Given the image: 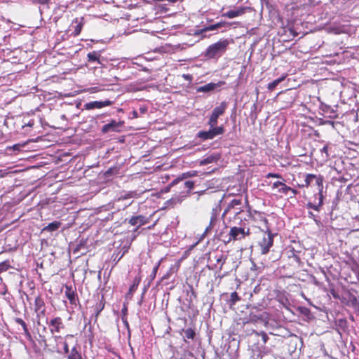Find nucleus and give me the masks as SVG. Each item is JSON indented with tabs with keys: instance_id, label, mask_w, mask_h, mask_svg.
<instances>
[{
	"instance_id": "1",
	"label": "nucleus",
	"mask_w": 359,
	"mask_h": 359,
	"mask_svg": "<svg viewBox=\"0 0 359 359\" xmlns=\"http://www.w3.org/2000/svg\"><path fill=\"white\" fill-rule=\"evenodd\" d=\"M316 180V184L318 187V193L315 195V200L318 199V202L316 201L314 202H309L307 203V207L311 209H313L316 211H319L320 208L323 205V180L324 177L322 175H316L313 174H306L305 176L304 184L302 185H299V187H308L310 186L313 180Z\"/></svg>"
},
{
	"instance_id": "2",
	"label": "nucleus",
	"mask_w": 359,
	"mask_h": 359,
	"mask_svg": "<svg viewBox=\"0 0 359 359\" xmlns=\"http://www.w3.org/2000/svg\"><path fill=\"white\" fill-rule=\"evenodd\" d=\"M229 45V41L227 39H221L208 46L204 55L208 59L218 58L226 52Z\"/></svg>"
},
{
	"instance_id": "3",
	"label": "nucleus",
	"mask_w": 359,
	"mask_h": 359,
	"mask_svg": "<svg viewBox=\"0 0 359 359\" xmlns=\"http://www.w3.org/2000/svg\"><path fill=\"white\" fill-rule=\"evenodd\" d=\"M248 216L250 219L254 223L253 226L259 228L262 232L271 230L264 212L255 210H250Z\"/></svg>"
},
{
	"instance_id": "4",
	"label": "nucleus",
	"mask_w": 359,
	"mask_h": 359,
	"mask_svg": "<svg viewBox=\"0 0 359 359\" xmlns=\"http://www.w3.org/2000/svg\"><path fill=\"white\" fill-rule=\"evenodd\" d=\"M263 233L262 238L257 241V246L260 250V253L264 255L268 254L273 246L275 235L272 233L271 230Z\"/></svg>"
},
{
	"instance_id": "5",
	"label": "nucleus",
	"mask_w": 359,
	"mask_h": 359,
	"mask_svg": "<svg viewBox=\"0 0 359 359\" xmlns=\"http://www.w3.org/2000/svg\"><path fill=\"white\" fill-rule=\"evenodd\" d=\"M39 342L41 345L43 346L44 351L50 352V353H60V350L58 347V342L62 341L63 337L60 335H53L52 337V339L54 341V344H48L47 343V340L45 336L39 335Z\"/></svg>"
},
{
	"instance_id": "6",
	"label": "nucleus",
	"mask_w": 359,
	"mask_h": 359,
	"mask_svg": "<svg viewBox=\"0 0 359 359\" xmlns=\"http://www.w3.org/2000/svg\"><path fill=\"white\" fill-rule=\"evenodd\" d=\"M225 130L224 126H218L216 127H210L209 130H201L199 131L197 134V137L200 138L201 140L205 141L208 140H212L215 138L216 136L224 134Z\"/></svg>"
},
{
	"instance_id": "7",
	"label": "nucleus",
	"mask_w": 359,
	"mask_h": 359,
	"mask_svg": "<svg viewBox=\"0 0 359 359\" xmlns=\"http://www.w3.org/2000/svg\"><path fill=\"white\" fill-rule=\"evenodd\" d=\"M228 107V104L226 102L223 101L220 103V104L215 108H214L210 118L208 120V125L210 127H213L217 126V119L219 116L223 115Z\"/></svg>"
},
{
	"instance_id": "8",
	"label": "nucleus",
	"mask_w": 359,
	"mask_h": 359,
	"mask_svg": "<svg viewBox=\"0 0 359 359\" xmlns=\"http://www.w3.org/2000/svg\"><path fill=\"white\" fill-rule=\"evenodd\" d=\"M341 303L352 307L355 312L359 313V297L353 294L349 290L346 292V297L341 299Z\"/></svg>"
},
{
	"instance_id": "9",
	"label": "nucleus",
	"mask_w": 359,
	"mask_h": 359,
	"mask_svg": "<svg viewBox=\"0 0 359 359\" xmlns=\"http://www.w3.org/2000/svg\"><path fill=\"white\" fill-rule=\"evenodd\" d=\"M50 333L53 335L60 333L62 330L65 329V325L63 320L60 316L52 318L48 322H47Z\"/></svg>"
},
{
	"instance_id": "10",
	"label": "nucleus",
	"mask_w": 359,
	"mask_h": 359,
	"mask_svg": "<svg viewBox=\"0 0 359 359\" xmlns=\"http://www.w3.org/2000/svg\"><path fill=\"white\" fill-rule=\"evenodd\" d=\"M34 311L38 318L43 317L46 314V304L41 294L37 295L34 299Z\"/></svg>"
},
{
	"instance_id": "11",
	"label": "nucleus",
	"mask_w": 359,
	"mask_h": 359,
	"mask_svg": "<svg viewBox=\"0 0 359 359\" xmlns=\"http://www.w3.org/2000/svg\"><path fill=\"white\" fill-rule=\"evenodd\" d=\"M65 297L69 301L72 305H76L79 302L78 295L76 287H73L71 285H65Z\"/></svg>"
},
{
	"instance_id": "12",
	"label": "nucleus",
	"mask_w": 359,
	"mask_h": 359,
	"mask_svg": "<svg viewBox=\"0 0 359 359\" xmlns=\"http://www.w3.org/2000/svg\"><path fill=\"white\" fill-rule=\"evenodd\" d=\"M229 238L227 243L231 241H238L244 238V229L241 227L233 226L230 229L229 233Z\"/></svg>"
},
{
	"instance_id": "13",
	"label": "nucleus",
	"mask_w": 359,
	"mask_h": 359,
	"mask_svg": "<svg viewBox=\"0 0 359 359\" xmlns=\"http://www.w3.org/2000/svg\"><path fill=\"white\" fill-rule=\"evenodd\" d=\"M113 102L109 100L104 101H93L90 102L84 105V108L87 110H91L93 109H101L105 107L111 106Z\"/></svg>"
},
{
	"instance_id": "14",
	"label": "nucleus",
	"mask_w": 359,
	"mask_h": 359,
	"mask_svg": "<svg viewBox=\"0 0 359 359\" xmlns=\"http://www.w3.org/2000/svg\"><path fill=\"white\" fill-rule=\"evenodd\" d=\"M124 124V121H116L111 120L109 123L104 125L102 128V133H107L109 131L116 132L118 131V128L122 127Z\"/></svg>"
},
{
	"instance_id": "15",
	"label": "nucleus",
	"mask_w": 359,
	"mask_h": 359,
	"mask_svg": "<svg viewBox=\"0 0 359 359\" xmlns=\"http://www.w3.org/2000/svg\"><path fill=\"white\" fill-rule=\"evenodd\" d=\"M149 222V218L146 217L143 215L133 216L128 220V223L132 226H135L138 224V226L135 229V231H137L140 226L144 225L147 224Z\"/></svg>"
},
{
	"instance_id": "16",
	"label": "nucleus",
	"mask_w": 359,
	"mask_h": 359,
	"mask_svg": "<svg viewBox=\"0 0 359 359\" xmlns=\"http://www.w3.org/2000/svg\"><path fill=\"white\" fill-rule=\"evenodd\" d=\"M264 321L263 314L259 312L250 311L246 320L243 322V324L248 323H257L258 322Z\"/></svg>"
},
{
	"instance_id": "17",
	"label": "nucleus",
	"mask_w": 359,
	"mask_h": 359,
	"mask_svg": "<svg viewBox=\"0 0 359 359\" xmlns=\"http://www.w3.org/2000/svg\"><path fill=\"white\" fill-rule=\"evenodd\" d=\"M221 158V154L219 153H214L207 156L199 162L200 165H205L212 163L217 162Z\"/></svg>"
},
{
	"instance_id": "18",
	"label": "nucleus",
	"mask_w": 359,
	"mask_h": 359,
	"mask_svg": "<svg viewBox=\"0 0 359 359\" xmlns=\"http://www.w3.org/2000/svg\"><path fill=\"white\" fill-rule=\"evenodd\" d=\"M15 322L21 325L22 330H23V332H24V334L26 337V338L31 342L32 343H34L33 339H32V334L27 327V323L20 318H15L14 319Z\"/></svg>"
},
{
	"instance_id": "19",
	"label": "nucleus",
	"mask_w": 359,
	"mask_h": 359,
	"mask_svg": "<svg viewBox=\"0 0 359 359\" xmlns=\"http://www.w3.org/2000/svg\"><path fill=\"white\" fill-rule=\"evenodd\" d=\"M245 8L239 7L236 10H231L226 13H224L222 14V16L231 19V18H234L236 17L242 15L243 14L245 13Z\"/></svg>"
},
{
	"instance_id": "20",
	"label": "nucleus",
	"mask_w": 359,
	"mask_h": 359,
	"mask_svg": "<svg viewBox=\"0 0 359 359\" xmlns=\"http://www.w3.org/2000/svg\"><path fill=\"white\" fill-rule=\"evenodd\" d=\"M104 306L105 300L104 296L102 295L101 299L93 306V311L95 318L98 317L101 311L104 309Z\"/></svg>"
},
{
	"instance_id": "21",
	"label": "nucleus",
	"mask_w": 359,
	"mask_h": 359,
	"mask_svg": "<svg viewBox=\"0 0 359 359\" xmlns=\"http://www.w3.org/2000/svg\"><path fill=\"white\" fill-rule=\"evenodd\" d=\"M288 258H289V259H291L292 262H294L295 268H298L300 266V265L302 264L301 259H300L299 256L297 254V252L294 250V248H292L291 250H290L289 255H288Z\"/></svg>"
},
{
	"instance_id": "22",
	"label": "nucleus",
	"mask_w": 359,
	"mask_h": 359,
	"mask_svg": "<svg viewBox=\"0 0 359 359\" xmlns=\"http://www.w3.org/2000/svg\"><path fill=\"white\" fill-rule=\"evenodd\" d=\"M223 84H224V81H219L218 83H209L203 86H201L198 88V91L209 92V91L213 90L215 88H217L218 86H221Z\"/></svg>"
},
{
	"instance_id": "23",
	"label": "nucleus",
	"mask_w": 359,
	"mask_h": 359,
	"mask_svg": "<svg viewBox=\"0 0 359 359\" xmlns=\"http://www.w3.org/2000/svg\"><path fill=\"white\" fill-rule=\"evenodd\" d=\"M73 22L76 23V25L74 27V32H73V35L74 36H77L80 34L81 30H82V28L83 27V25H84V22H83V18H76Z\"/></svg>"
},
{
	"instance_id": "24",
	"label": "nucleus",
	"mask_w": 359,
	"mask_h": 359,
	"mask_svg": "<svg viewBox=\"0 0 359 359\" xmlns=\"http://www.w3.org/2000/svg\"><path fill=\"white\" fill-rule=\"evenodd\" d=\"M242 203V199L240 197L239 198L233 199L227 205L226 208L224 210L223 215L227 214L231 209L236 208L237 206L241 205Z\"/></svg>"
},
{
	"instance_id": "25",
	"label": "nucleus",
	"mask_w": 359,
	"mask_h": 359,
	"mask_svg": "<svg viewBox=\"0 0 359 359\" xmlns=\"http://www.w3.org/2000/svg\"><path fill=\"white\" fill-rule=\"evenodd\" d=\"M287 76V74H283L280 78L275 79L272 82L269 83L267 85V89L269 91H273L280 83H281L282 81H283L285 79Z\"/></svg>"
},
{
	"instance_id": "26",
	"label": "nucleus",
	"mask_w": 359,
	"mask_h": 359,
	"mask_svg": "<svg viewBox=\"0 0 359 359\" xmlns=\"http://www.w3.org/2000/svg\"><path fill=\"white\" fill-rule=\"evenodd\" d=\"M196 175H197V174H196V171H193V172L189 171V172H184L180 177H178L177 178L174 180L172 182L171 184L172 185L177 184L180 182L182 181L184 179H186L187 177H194Z\"/></svg>"
},
{
	"instance_id": "27",
	"label": "nucleus",
	"mask_w": 359,
	"mask_h": 359,
	"mask_svg": "<svg viewBox=\"0 0 359 359\" xmlns=\"http://www.w3.org/2000/svg\"><path fill=\"white\" fill-rule=\"evenodd\" d=\"M61 224H62V223L60 222L54 221V222L48 224L46 226L43 227L42 231H49V232L55 231L60 227Z\"/></svg>"
},
{
	"instance_id": "28",
	"label": "nucleus",
	"mask_w": 359,
	"mask_h": 359,
	"mask_svg": "<svg viewBox=\"0 0 359 359\" xmlns=\"http://www.w3.org/2000/svg\"><path fill=\"white\" fill-rule=\"evenodd\" d=\"M184 259V257H182L181 259H178L173 265H172L170 267L168 272L171 276L177 273V271H179V269L180 268L181 263Z\"/></svg>"
},
{
	"instance_id": "29",
	"label": "nucleus",
	"mask_w": 359,
	"mask_h": 359,
	"mask_svg": "<svg viewBox=\"0 0 359 359\" xmlns=\"http://www.w3.org/2000/svg\"><path fill=\"white\" fill-rule=\"evenodd\" d=\"M100 54L97 51H93L88 53L87 55L88 61L90 62H97V63H100Z\"/></svg>"
},
{
	"instance_id": "30",
	"label": "nucleus",
	"mask_w": 359,
	"mask_h": 359,
	"mask_svg": "<svg viewBox=\"0 0 359 359\" xmlns=\"http://www.w3.org/2000/svg\"><path fill=\"white\" fill-rule=\"evenodd\" d=\"M67 359H83L81 353L77 350L76 347H73L70 351Z\"/></svg>"
},
{
	"instance_id": "31",
	"label": "nucleus",
	"mask_w": 359,
	"mask_h": 359,
	"mask_svg": "<svg viewBox=\"0 0 359 359\" xmlns=\"http://www.w3.org/2000/svg\"><path fill=\"white\" fill-rule=\"evenodd\" d=\"M182 200L179 196L171 198L169 200H167L165 203L166 208H174L175 205L177 203H180Z\"/></svg>"
},
{
	"instance_id": "32",
	"label": "nucleus",
	"mask_w": 359,
	"mask_h": 359,
	"mask_svg": "<svg viewBox=\"0 0 359 359\" xmlns=\"http://www.w3.org/2000/svg\"><path fill=\"white\" fill-rule=\"evenodd\" d=\"M224 24H225L224 22H218V23H216V24H214V25H211L207 26V27H204L203 29H201V32H208V31L215 30L217 29L222 27L224 25Z\"/></svg>"
},
{
	"instance_id": "33",
	"label": "nucleus",
	"mask_w": 359,
	"mask_h": 359,
	"mask_svg": "<svg viewBox=\"0 0 359 359\" xmlns=\"http://www.w3.org/2000/svg\"><path fill=\"white\" fill-rule=\"evenodd\" d=\"M137 197H138V194H137V192L135 191H128L123 194H121L119 196L118 200H126V199H128V198H137Z\"/></svg>"
},
{
	"instance_id": "34",
	"label": "nucleus",
	"mask_w": 359,
	"mask_h": 359,
	"mask_svg": "<svg viewBox=\"0 0 359 359\" xmlns=\"http://www.w3.org/2000/svg\"><path fill=\"white\" fill-rule=\"evenodd\" d=\"M183 331L184 332V334H185V338L188 339H194V338L196 337V332L194 329L192 328H188L187 330H183Z\"/></svg>"
},
{
	"instance_id": "35",
	"label": "nucleus",
	"mask_w": 359,
	"mask_h": 359,
	"mask_svg": "<svg viewBox=\"0 0 359 359\" xmlns=\"http://www.w3.org/2000/svg\"><path fill=\"white\" fill-rule=\"evenodd\" d=\"M252 333L255 334L256 336H260L262 338V340L264 344L269 340V337H268L267 334L264 331L257 332V331L253 330Z\"/></svg>"
},
{
	"instance_id": "36",
	"label": "nucleus",
	"mask_w": 359,
	"mask_h": 359,
	"mask_svg": "<svg viewBox=\"0 0 359 359\" xmlns=\"http://www.w3.org/2000/svg\"><path fill=\"white\" fill-rule=\"evenodd\" d=\"M241 300V297L236 292H233L231 294V298L229 299V304L231 306L235 305L237 302Z\"/></svg>"
},
{
	"instance_id": "37",
	"label": "nucleus",
	"mask_w": 359,
	"mask_h": 359,
	"mask_svg": "<svg viewBox=\"0 0 359 359\" xmlns=\"http://www.w3.org/2000/svg\"><path fill=\"white\" fill-rule=\"evenodd\" d=\"M283 182L285 180H283ZM291 190V187L287 186L285 182H283L280 188L278 189V192L280 194H283L285 195H287L289 193V191Z\"/></svg>"
},
{
	"instance_id": "38",
	"label": "nucleus",
	"mask_w": 359,
	"mask_h": 359,
	"mask_svg": "<svg viewBox=\"0 0 359 359\" xmlns=\"http://www.w3.org/2000/svg\"><path fill=\"white\" fill-rule=\"evenodd\" d=\"M336 34L347 33L348 27L347 25L338 26L334 28Z\"/></svg>"
},
{
	"instance_id": "39",
	"label": "nucleus",
	"mask_w": 359,
	"mask_h": 359,
	"mask_svg": "<svg viewBox=\"0 0 359 359\" xmlns=\"http://www.w3.org/2000/svg\"><path fill=\"white\" fill-rule=\"evenodd\" d=\"M184 187L187 189V192L189 193L194 187V182L191 180H188L184 182Z\"/></svg>"
},
{
	"instance_id": "40",
	"label": "nucleus",
	"mask_w": 359,
	"mask_h": 359,
	"mask_svg": "<svg viewBox=\"0 0 359 359\" xmlns=\"http://www.w3.org/2000/svg\"><path fill=\"white\" fill-rule=\"evenodd\" d=\"M11 267L9 261L6 260L0 263V273L6 271Z\"/></svg>"
},
{
	"instance_id": "41",
	"label": "nucleus",
	"mask_w": 359,
	"mask_h": 359,
	"mask_svg": "<svg viewBox=\"0 0 359 359\" xmlns=\"http://www.w3.org/2000/svg\"><path fill=\"white\" fill-rule=\"evenodd\" d=\"M161 264V261H159L155 266L153 268V270L151 273V274L149 275V277L151 278V280H154V278H156V273H157V271L158 270V268H159V266Z\"/></svg>"
},
{
	"instance_id": "42",
	"label": "nucleus",
	"mask_w": 359,
	"mask_h": 359,
	"mask_svg": "<svg viewBox=\"0 0 359 359\" xmlns=\"http://www.w3.org/2000/svg\"><path fill=\"white\" fill-rule=\"evenodd\" d=\"M215 219H216L215 215H212L211 217L210 221V224H209L208 226L206 227V229L203 233V236H205L206 233H208V231L213 227Z\"/></svg>"
},
{
	"instance_id": "43",
	"label": "nucleus",
	"mask_w": 359,
	"mask_h": 359,
	"mask_svg": "<svg viewBox=\"0 0 359 359\" xmlns=\"http://www.w3.org/2000/svg\"><path fill=\"white\" fill-rule=\"evenodd\" d=\"M137 287H136L132 284V285H130V287L128 290V293L126 295V297L131 299L133 296V293L137 290Z\"/></svg>"
},
{
	"instance_id": "44",
	"label": "nucleus",
	"mask_w": 359,
	"mask_h": 359,
	"mask_svg": "<svg viewBox=\"0 0 359 359\" xmlns=\"http://www.w3.org/2000/svg\"><path fill=\"white\" fill-rule=\"evenodd\" d=\"M215 259L217 263H221V265L219 266V270H222V266L225 263L226 258L224 257L223 255H220L219 257H215Z\"/></svg>"
},
{
	"instance_id": "45",
	"label": "nucleus",
	"mask_w": 359,
	"mask_h": 359,
	"mask_svg": "<svg viewBox=\"0 0 359 359\" xmlns=\"http://www.w3.org/2000/svg\"><path fill=\"white\" fill-rule=\"evenodd\" d=\"M329 292L334 299L341 300L339 293L335 290L334 288H330Z\"/></svg>"
},
{
	"instance_id": "46",
	"label": "nucleus",
	"mask_w": 359,
	"mask_h": 359,
	"mask_svg": "<svg viewBox=\"0 0 359 359\" xmlns=\"http://www.w3.org/2000/svg\"><path fill=\"white\" fill-rule=\"evenodd\" d=\"M60 343H62L63 344L64 353H68L69 352V345H68L67 342L66 341V340H64V339H63L62 341H60Z\"/></svg>"
},
{
	"instance_id": "47",
	"label": "nucleus",
	"mask_w": 359,
	"mask_h": 359,
	"mask_svg": "<svg viewBox=\"0 0 359 359\" xmlns=\"http://www.w3.org/2000/svg\"><path fill=\"white\" fill-rule=\"evenodd\" d=\"M33 4H40V5H45L48 4L50 2V0H32Z\"/></svg>"
},
{
	"instance_id": "48",
	"label": "nucleus",
	"mask_w": 359,
	"mask_h": 359,
	"mask_svg": "<svg viewBox=\"0 0 359 359\" xmlns=\"http://www.w3.org/2000/svg\"><path fill=\"white\" fill-rule=\"evenodd\" d=\"M141 280H142L141 276H136L133 280V285H134L135 286L138 287V286L141 282Z\"/></svg>"
},
{
	"instance_id": "49",
	"label": "nucleus",
	"mask_w": 359,
	"mask_h": 359,
	"mask_svg": "<svg viewBox=\"0 0 359 359\" xmlns=\"http://www.w3.org/2000/svg\"><path fill=\"white\" fill-rule=\"evenodd\" d=\"M283 182H280V181H276V182H273V185H272V188L273 189H279Z\"/></svg>"
},
{
	"instance_id": "50",
	"label": "nucleus",
	"mask_w": 359,
	"mask_h": 359,
	"mask_svg": "<svg viewBox=\"0 0 359 359\" xmlns=\"http://www.w3.org/2000/svg\"><path fill=\"white\" fill-rule=\"evenodd\" d=\"M321 152H323L325 154V157L326 158H328L329 157V154H328V146L327 145H325L323 149H321Z\"/></svg>"
},
{
	"instance_id": "51",
	"label": "nucleus",
	"mask_w": 359,
	"mask_h": 359,
	"mask_svg": "<svg viewBox=\"0 0 359 359\" xmlns=\"http://www.w3.org/2000/svg\"><path fill=\"white\" fill-rule=\"evenodd\" d=\"M34 124V120H30L27 123H25L23 126H22V128H24L25 126H29V127H32Z\"/></svg>"
},
{
	"instance_id": "52",
	"label": "nucleus",
	"mask_w": 359,
	"mask_h": 359,
	"mask_svg": "<svg viewBox=\"0 0 359 359\" xmlns=\"http://www.w3.org/2000/svg\"><path fill=\"white\" fill-rule=\"evenodd\" d=\"M329 117L332 118H337L338 117V114L336 111H332L330 115H329Z\"/></svg>"
},
{
	"instance_id": "53",
	"label": "nucleus",
	"mask_w": 359,
	"mask_h": 359,
	"mask_svg": "<svg viewBox=\"0 0 359 359\" xmlns=\"http://www.w3.org/2000/svg\"><path fill=\"white\" fill-rule=\"evenodd\" d=\"M127 311H128V309H127V306H124L123 308L121 310V312H122V314H123V317H124L125 316L127 315Z\"/></svg>"
},
{
	"instance_id": "54",
	"label": "nucleus",
	"mask_w": 359,
	"mask_h": 359,
	"mask_svg": "<svg viewBox=\"0 0 359 359\" xmlns=\"http://www.w3.org/2000/svg\"><path fill=\"white\" fill-rule=\"evenodd\" d=\"M25 144L20 145V144H16L13 146V149L14 150H20V147L24 146Z\"/></svg>"
},
{
	"instance_id": "55",
	"label": "nucleus",
	"mask_w": 359,
	"mask_h": 359,
	"mask_svg": "<svg viewBox=\"0 0 359 359\" xmlns=\"http://www.w3.org/2000/svg\"><path fill=\"white\" fill-rule=\"evenodd\" d=\"M171 275L167 271L165 274L162 277V280H165L170 278Z\"/></svg>"
},
{
	"instance_id": "56",
	"label": "nucleus",
	"mask_w": 359,
	"mask_h": 359,
	"mask_svg": "<svg viewBox=\"0 0 359 359\" xmlns=\"http://www.w3.org/2000/svg\"><path fill=\"white\" fill-rule=\"evenodd\" d=\"M289 192H291L293 194V196H296L299 193V191L297 189H294L293 188H291V190H290Z\"/></svg>"
},
{
	"instance_id": "57",
	"label": "nucleus",
	"mask_w": 359,
	"mask_h": 359,
	"mask_svg": "<svg viewBox=\"0 0 359 359\" xmlns=\"http://www.w3.org/2000/svg\"><path fill=\"white\" fill-rule=\"evenodd\" d=\"M251 233L250 229H248L246 231L244 230V238L245 236H250Z\"/></svg>"
},
{
	"instance_id": "58",
	"label": "nucleus",
	"mask_w": 359,
	"mask_h": 359,
	"mask_svg": "<svg viewBox=\"0 0 359 359\" xmlns=\"http://www.w3.org/2000/svg\"><path fill=\"white\" fill-rule=\"evenodd\" d=\"M122 320H123V322L124 325H126V327L127 328H129V324H128V321H127L126 318H125L124 317H123V318H122Z\"/></svg>"
},
{
	"instance_id": "59",
	"label": "nucleus",
	"mask_w": 359,
	"mask_h": 359,
	"mask_svg": "<svg viewBox=\"0 0 359 359\" xmlns=\"http://www.w3.org/2000/svg\"><path fill=\"white\" fill-rule=\"evenodd\" d=\"M273 178H282V176L279 173H273Z\"/></svg>"
},
{
	"instance_id": "60",
	"label": "nucleus",
	"mask_w": 359,
	"mask_h": 359,
	"mask_svg": "<svg viewBox=\"0 0 359 359\" xmlns=\"http://www.w3.org/2000/svg\"><path fill=\"white\" fill-rule=\"evenodd\" d=\"M133 118H138V114H137V112L136 111H135V110L133 111Z\"/></svg>"
},
{
	"instance_id": "61",
	"label": "nucleus",
	"mask_w": 359,
	"mask_h": 359,
	"mask_svg": "<svg viewBox=\"0 0 359 359\" xmlns=\"http://www.w3.org/2000/svg\"><path fill=\"white\" fill-rule=\"evenodd\" d=\"M273 172H269L266 175V178H273Z\"/></svg>"
},
{
	"instance_id": "62",
	"label": "nucleus",
	"mask_w": 359,
	"mask_h": 359,
	"mask_svg": "<svg viewBox=\"0 0 359 359\" xmlns=\"http://www.w3.org/2000/svg\"><path fill=\"white\" fill-rule=\"evenodd\" d=\"M111 168L109 169L107 171H106L105 172V175H109V174L111 173Z\"/></svg>"
},
{
	"instance_id": "63",
	"label": "nucleus",
	"mask_w": 359,
	"mask_h": 359,
	"mask_svg": "<svg viewBox=\"0 0 359 359\" xmlns=\"http://www.w3.org/2000/svg\"><path fill=\"white\" fill-rule=\"evenodd\" d=\"M242 211H243V210H242V209H241V208H238V211H236V212H235V214H236V215H238V214H239V213H241Z\"/></svg>"
},
{
	"instance_id": "64",
	"label": "nucleus",
	"mask_w": 359,
	"mask_h": 359,
	"mask_svg": "<svg viewBox=\"0 0 359 359\" xmlns=\"http://www.w3.org/2000/svg\"><path fill=\"white\" fill-rule=\"evenodd\" d=\"M140 111L142 113H144V112H146L147 109L144 108H140Z\"/></svg>"
}]
</instances>
